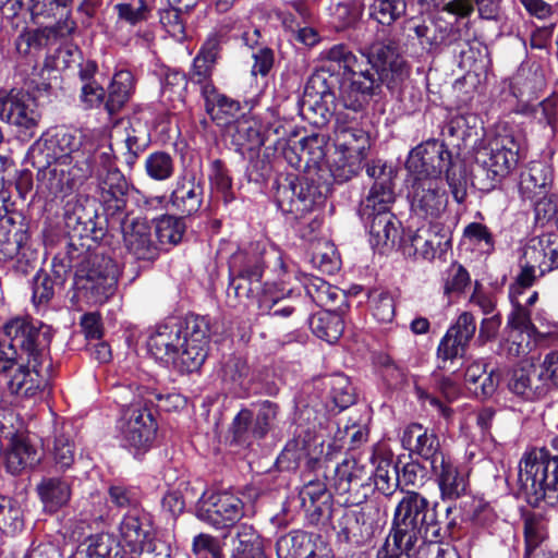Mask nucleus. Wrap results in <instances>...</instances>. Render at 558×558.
Segmentation results:
<instances>
[{
	"label": "nucleus",
	"instance_id": "obj_36",
	"mask_svg": "<svg viewBox=\"0 0 558 558\" xmlns=\"http://www.w3.org/2000/svg\"><path fill=\"white\" fill-rule=\"evenodd\" d=\"M368 221L369 242L373 247L384 251L392 247L398 236V221L390 211L374 213Z\"/></svg>",
	"mask_w": 558,
	"mask_h": 558
},
{
	"label": "nucleus",
	"instance_id": "obj_56",
	"mask_svg": "<svg viewBox=\"0 0 558 558\" xmlns=\"http://www.w3.org/2000/svg\"><path fill=\"white\" fill-rule=\"evenodd\" d=\"M330 397L333 403L341 410H344L355 402V392L350 379L337 374L330 377L329 383Z\"/></svg>",
	"mask_w": 558,
	"mask_h": 558
},
{
	"label": "nucleus",
	"instance_id": "obj_49",
	"mask_svg": "<svg viewBox=\"0 0 558 558\" xmlns=\"http://www.w3.org/2000/svg\"><path fill=\"white\" fill-rule=\"evenodd\" d=\"M525 554L524 558L545 556L548 538L544 525L535 518L524 520Z\"/></svg>",
	"mask_w": 558,
	"mask_h": 558
},
{
	"label": "nucleus",
	"instance_id": "obj_38",
	"mask_svg": "<svg viewBox=\"0 0 558 558\" xmlns=\"http://www.w3.org/2000/svg\"><path fill=\"white\" fill-rule=\"evenodd\" d=\"M551 170L542 161H532L520 175V191L527 198H534L546 194L551 183Z\"/></svg>",
	"mask_w": 558,
	"mask_h": 558
},
{
	"label": "nucleus",
	"instance_id": "obj_9",
	"mask_svg": "<svg viewBox=\"0 0 558 558\" xmlns=\"http://www.w3.org/2000/svg\"><path fill=\"white\" fill-rule=\"evenodd\" d=\"M117 282V265L104 255L89 256L75 275L77 290L92 304H102L112 296Z\"/></svg>",
	"mask_w": 558,
	"mask_h": 558
},
{
	"label": "nucleus",
	"instance_id": "obj_31",
	"mask_svg": "<svg viewBox=\"0 0 558 558\" xmlns=\"http://www.w3.org/2000/svg\"><path fill=\"white\" fill-rule=\"evenodd\" d=\"M432 472L436 477L442 500H457L465 495L468 478L449 457L441 458V461L432 468Z\"/></svg>",
	"mask_w": 558,
	"mask_h": 558
},
{
	"label": "nucleus",
	"instance_id": "obj_57",
	"mask_svg": "<svg viewBox=\"0 0 558 558\" xmlns=\"http://www.w3.org/2000/svg\"><path fill=\"white\" fill-rule=\"evenodd\" d=\"M145 170L149 178L156 181H165L172 177L174 162L169 154L156 151L146 158Z\"/></svg>",
	"mask_w": 558,
	"mask_h": 558
},
{
	"label": "nucleus",
	"instance_id": "obj_25",
	"mask_svg": "<svg viewBox=\"0 0 558 558\" xmlns=\"http://www.w3.org/2000/svg\"><path fill=\"white\" fill-rule=\"evenodd\" d=\"M221 35L210 34L202 45L195 56L191 70L189 71V81L198 85L201 94L206 86H215L211 80L213 71L220 52Z\"/></svg>",
	"mask_w": 558,
	"mask_h": 558
},
{
	"label": "nucleus",
	"instance_id": "obj_14",
	"mask_svg": "<svg viewBox=\"0 0 558 558\" xmlns=\"http://www.w3.org/2000/svg\"><path fill=\"white\" fill-rule=\"evenodd\" d=\"M0 120L26 137L36 134L41 113L36 99L22 90H0Z\"/></svg>",
	"mask_w": 558,
	"mask_h": 558
},
{
	"label": "nucleus",
	"instance_id": "obj_33",
	"mask_svg": "<svg viewBox=\"0 0 558 558\" xmlns=\"http://www.w3.org/2000/svg\"><path fill=\"white\" fill-rule=\"evenodd\" d=\"M37 493L45 510L56 512L70 501L72 481L69 477H44L37 485Z\"/></svg>",
	"mask_w": 558,
	"mask_h": 558
},
{
	"label": "nucleus",
	"instance_id": "obj_27",
	"mask_svg": "<svg viewBox=\"0 0 558 558\" xmlns=\"http://www.w3.org/2000/svg\"><path fill=\"white\" fill-rule=\"evenodd\" d=\"M204 185L194 173L185 172L177 181L171 194L172 207L182 215L197 213L203 204Z\"/></svg>",
	"mask_w": 558,
	"mask_h": 558
},
{
	"label": "nucleus",
	"instance_id": "obj_51",
	"mask_svg": "<svg viewBox=\"0 0 558 558\" xmlns=\"http://www.w3.org/2000/svg\"><path fill=\"white\" fill-rule=\"evenodd\" d=\"M535 333H526L521 330H510L508 337L500 342L498 354L508 359L526 355L531 351V338Z\"/></svg>",
	"mask_w": 558,
	"mask_h": 558
},
{
	"label": "nucleus",
	"instance_id": "obj_5",
	"mask_svg": "<svg viewBox=\"0 0 558 558\" xmlns=\"http://www.w3.org/2000/svg\"><path fill=\"white\" fill-rule=\"evenodd\" d=\"M519 484L531 505L545 501L558 504V456L545 449H534L520 461Z\"/></svg>",
	"mask_w": 558,
	"mask_h": 558
},
{
	"label": "nucleus",
	"instance_id": "obj_12",
	"mask_svg": "<svg viewBox=\"0 0 558 558\" xmlns=\"http://www.w3.org/2000/svg\"><path fill=\"white\" fill-rule=\"evenodd\" d=\"M475 159L487 178L498 182L517 167L520 159V143L511 133H498L477 150Z\"/></svg>",
	"mask_w": 558,
	"mask_h": 558
},
{
	"label": "nucleus",
	"instance_id": "obj_19",
	"mask_svg": "<svg viewBox=\"0 0 558 558\" xmlns=\"http://www.w3.org/2000/svg\"><path fill=\"white\" fill-rule=\"evenodd\" d=\"M476 331V322L472 313L462 312L441 338L437 356L441 361L439 368H447V363L462 357Z\"/></svg>",
	"mask_w": 558,
	"mask_h": 558
},
{
	"label": "nucleus",
	"instance_id": "obj_59",
	"mask_svg": "<svg viewBox=\"0 0 558 558\" xmlns=\"http://www.w3.org/2000/svg\"><path fill=\"white\" fill-rule=\"evenodd\" d=\"M125 137L123 146L125 151L123 153L125 163L132 167L141 153H143L148 144L147 134L144 131H137L133 126L125 128Z\"/></svg>",
	"mask_w": 558,
	"mask_h": 558
},
{
	"label": "nucleus",
	"instance_id": "obj_30",
	"mask_svg": "<svg viewBox=\"0 0 558 558\" xmlns=\"http://www.w3.org/2000/svg\"><path fill=\"white\" fill-rule=\"evenodd\" d=\"M75 437L76 432L71 423H62L54 427L49 453L58 471L65 472L72 468L76 456Z\"/></svg>",
	"mask_w": 558,
	"mask_h": 558
},
{
	"label": "nucleus",
	"instance_id": "obj_6",
	"mask_svg": "<svg viewBox=\"0 0 558 558\" xmlns=\"http://www.w3.org/2000/svg\"><path fill=\"white\" fill-rule=\"evenodd\" d=\"M97 180L98 193L109 223L128 215L126 197L129 183L116 165L110 144H100L94 151L93 173Z\"/></svg>",
	"mask_w": 558,
	"mask_h": 558
},
{
	"label": "nucleus",
	"instance_id": "obj_18",
	"mask_svg": "<svg viewBox=\"0 0 558 558\" xmlns=\"http://www.w3.org/2000/svg\"><path fill=\"white\" fill-rule=\"evenodd\" d=\"M156 432L157 424L148 409L133 404L124 411L121 433L130 448L146 451L155 439Z\"/></svg>",
	"mask_w": 558,
	"mask_h": 558
},
{
	"label": "nucleus",
	"instance_id": "obj_23",
	"mask_svg": "<svg viewBox=\"0 0 558 558\" xmlns=\"http://www.w3.org/2000/svg\"><path fill=\"white\" fill-rule=\"evenodd\" d=\"M447 203L440 179L413 180L412 207L416 213L436 218L445 211Z\"/></svg>",
	"mask_w": 558,
	"mask_h": 558
},
{
	"label": "nucleus",
	"instance_id": "obj_48",
	"mask_svg": "<svg viewBox=\"0 0 558 558\" xmlns=\"http://www.w3.org/2000/svg\"><path fill=\"white\" fill-rule=\"evenodd\" d=\"M313 332L320 339L332 343L337 341L344 328L341 316L335 312L326 311L313 316L310 320Z\"/></svg>",
	"mask_w": 558,
	"mask_h": 558
},
{
	"label": "nucleus",
	"instance_id": "obj_2",
	"mask_svg": "<svg viewBox=\"0 0 558 558\" xmlns=\"http://www.w3.org/2000/svg\"><path fill=\"white\" fill-rule=\"evenodd\" d=\"M436 506L430 508L427 498L417 492H405L395 509L391 532L377 558H410L420 536L424 539L441 536Z\"/></svg>",
	"mask_w": 558,
	"mask_h": 558
},
{
	"label": "nucleus",
	"instance_id": "obj_64",
	"mask_svg": "<svg viewBox=\"0 0 558 558\" xmlns=\"http://www.w3.org/2000/svg\"><path fill=\"white\" fill-rule=\"evenodd\" d=\"M363 8L364 4L361 0H351L338 3L333 12L335 19L339 22L338 26L345 28L355 24L362 15Z\"/></svg>",
	"mask_w": 558,
	"mask_h": 558
},
{
	"label": "nucleus",
	"instance_id": "obj_15",
	"mask_svg": "<svg viewBox=\"0 0 558 558\" xmlns=\"http://www.w3.org/2000/svg\"><path fill=\"white\" fill-rule=\"evenodd\" d=\"M366 173L374 183L362 202L360 214L362 218L369 219L374 213L390 211V206L395 202V171L381 160H375L367 165Z\"/></svg>",
	"mask_w": 558,
	"mask_h": 558
},
{
	"label": "nucleus",
	"instance_id": "obj_50",
	"mask_svg": "<svg viewBox=\"0 0 558 558\" xmlns=\"http://www.w3.org/2000/svg\"><path fill=\"white\" fill-rule=\"evenodd\" d=\"M304 287L306 294L320 307L333 305L340 294L337 288L318 277L307 278Z\"/></svg>",
	"mask_w": 558,
	"mask_h": 558
},
{
	"label": "nucleus",
	"instance_id": "obj_29",
	"mask_svg": "<svg viewBox=\"0 0 558 558\" xmlns=\"http://www.w3.org/2000/svg\"><path fill=\"white\" fill-rule=\"evenodd\" d=\"M4 333L10 338L9 345L20 347L29 357L41 359L43 353L38 349L40 326L27 317H15L3 326Z\"/></svg>",
	"mask_w": 558,
	"mask_h": 558
},
{
	"label": "nucleus",
	"instance_id": "obj_62",
	"mask_svg": "<svg viewBox=\"0 0 558 558\" xmlns=\"http://www.w3.org/2000/svg\"><path fill=\"white\" fill-rule=\"evenodd\" d=\"M223 380L230 383L234 389L242 388L250 374L246 361L240 356H231L223 365Z\"/></svg>",
	"mask_w": 558,
	"mask_h": 558
},
{
	"label": "nucleus",
	"instance_id": "obj_16",
	"mask_svg": "<svg viewBox=\"0 0 558 558\" xmlns=\"http://www.w3.org/2000/svg\"><path fill=\"white\" fill-rule=\"evenodd\" d=\"M116 223L120 226L125 250L135 259L153 262L159 256V247L153 241L151 229L146 219L128 214L118 217Z\"/></svg>",
	"mask_w": 558,
	"mask_h": 558
},
{
	"label": "nucleus",
	"instance_id": "obj_4",
	"mask_svg": "<svg viewBox=\"0 0 558 558\" xmlns=\"http://www.w3.org/2000/svg\"><path fill=\"white\" fill-rule=\"evenodd\" d=\"M405 167L413 180L440 179L442 172L451 189L453 198L462 203L466 196V172L463 163L447 146L437 140H429L413 148Z\"/></svg>",
	"mask_w": 558,
	"mask_h": 558
},
{
	"label": "nucleus",
	"instance_id": "obj_41",
	"mask_svg": "<svg viewBox=\"0 0 558 558\" xmlns=\"http://www.w3.org/2000/svg\"><path fill=\"white\" fill-rule=\"evenodd\" d=\"M373 464L374 484L378 492L385 496H391L400 484V473L398 466L390 457L374 456Z\"/></svg>",
	"mask_w": 558,
	"mask_h": 558
},
{
	"label": "nucleus",
	"instance_id": "obj_3",
	"mask_svg": "<svg viewBox=\"0 0 558 558\" xmlns=\"http://www.w3.org/2000/svg\"><path fill=\"white\" fill-rule=\"evenodd\" d=\"M320 59L342 70L339 101L343 108L354 112L363 111L371 99L379 94L375 74L364 68V59L354 54L345 44H336L320 52Z\"/></svg>",
	"mask_w": 558,
	"mask_h": 558
},
{
	"label": "nucleus",
	"instance_id": "obj_21",
	"mask_svg": "<svg viewBox=\"0 0 558 558\" xmlns=\"http://www.w3.org/2000/svg\"><path fill=\"white\" fill-rule=\"evenodd\" d=\"M242 515V500L230 493L211 495L197 510V517L216 529L232 526Z\"/></svg>",
	"mask_w": 558,
	"mask_h": 558
},
{
	"label": "nucleus",
	"instance_id": "obj_63",
	"mask_svg": "<svg viewBox=\"0 0 558 558\" xmlns=\"http://www.w3.org/2000/svg\"><path fill=\"white\" fill-rule=\"evenodd\" d=\"M59 287L52 277L44 271H37L33 279V302L35 305L47 304L54 295V289Z\"/></svg>",
	"mask_w": 558,
	"mask_h": 558
},
{
	"label": "nucleus",
	"instance_id": "obj_55",
	"mask_svg": "<svg viewBox=\"0 0 558 558\" xmlns=\"http://www.w3.org/2000/svg\"><path fill=\"white\" fill-rule=\"evenodd\" d=\"M372 15L381 25H391L407 10L405 0H374Z\"/></svg>",
	"mask_w": 558,
	"mask_h": 558
},
{
	"label": "nucleus",
	"instance_id": "obj_40",
	"mask_svg": "<svg viewBox=\"0 0 558 558\" xmlns=\"http://www.w3.org/2000/svg\"><path fill=\"white\" fill-rule=\"evenodd\" d=\"M541 253L535 244L527 246L524 251L520 263L521 270L517 276L515 286L513 287L515 293H521L520 289L530 288L537 278L544 276L549 270L548 267H544Z\"/></svg>",
	"mask_w": 558,
	"mask_h": 558
},
{
	"label": "nucleus",
	"instance_id": "obj_58",
	"mask_svg": "<svg viewBox=\"0 0 558 558\" xmlns=\"http://www.w3.org/2000/svg\"><path fill=\"white\" fill-rule=\"evenodd\" d=\"M17 368L9 381V389L12 393L21 397H33L36 395L35 386H27V379L34 376L33 357L27 356V365L17 362Z\"/></svg>",
	"mask_w": 558,
	"mask_h": 558
},
{
	"label": "nucleus",
	"instance_id": "obj_52",
	"mask_svg": "<svg viewBox=\"0 0 558 558\" xmlns=\"http://www.w3.org/2000/svg\"><path fill=\"white\" fill-rule=\"evenodd\" d=\"M184 231L185 225L181 218L165 215L156 220V235L160 244H178Z\"/></svg>",
	"mask_w": 558,
	"mask_h": 558
},
{
	"label": "nucleus",
	"instance_id": "obj_10",
	"mask_svg": "<svg viewBox=\"0 0 558 558\" xmlns=\"http://www.w3.org/2000/svg\"><path fill=\"white\" fill-rule=\"evenodd\" d=\"M326 191L314 180L289 174L278 182L275 198L282 213L298 219L323 204Z\"/></svg>",
	"mask_w": 558,
	"mask_h": 558
},
{
	"label": "nucleus",
	"instance_id": "obj_35",
	"mask_svg": "<svg viewBox=\"0 0 558 558\" xmlns=\"http://www.w3.org/2000/svg\"><path fill=\"white\" fill-rule=\"evenodd\" d=\"M201 95L205 101L206 112L218 124L229 123L241 110L238 100L220 93L216 86H206Z\"/></svg>",
	"mask_w": 558,
	"mask_h": 558
},
{
	"label": "nucleus",
	"instance_id": "obj_53",
	"mask_svg": "<svg viewBox=\"0 0 558 558\" xmlns=\"http://www.w3.org/2000/svg\"><path fill=\"white\" fill-rule=\"evenodd\" d=\"M368 305L375 319L390 323L395 317V302L389 292L373 289L368 292Z\"/></svg>",
	"mask_w": 558,
	"mask_h": 558
},
{
	"label": "nucleus",
	"instance_id": "obj_7",
	"mask_svg": "<svg viewBox=\"0 0 558 558\" xmlns=\"http://www.w3.org/2000/svg\"><path fill=\"white\" fill-rule=\"evenodd\" d=\"M333 142L338 158L331 172L337 181L345 182L361 170L365 151L369 147V138L355 122L336 112Z\"/></svg>",
	"mask_w": 558,
	"mask_h": 558
},
{
	"label": "nucleus",
	"instance_id": "obj_26",
	"mask_svg": "<svg viewBox=\"0 0 558 558\" xmlns=\"http://www.w3.org/2000/svg\"><path fill=\"white\" fill-rule=\"evenodd\" d=\"M338 527L340 542L361 546L374 532L371 511L368 508L347 509L338 521Z\"/></svg>",
	"mask_w": 558,
	"mask_h": 558
},
{
	"label": "nucleus",
	"instance_id": "obj_11",
	"mask_svg": "<svg viewBox=\"0 0 558 558\" xmlns=\"http://www.w3.org/2000/svg\"><path fill=\"white\" fill-rule=\"evenodd\" d=\"M364 68L371 65L377 73L375 80L392 92H400L410 76V66L398 53L393 43L376 41L361 49Z\"/></svg>",
	"mask_w": 558,
	"mask_h": 558
},
{
	"label": "nucleus",
	"instance_id": "obj_24",
	"mask_svg": "<svg viewBox=\"0 0 558 558\" xmlns=\"http://www.w3.org/2000/svg\"><path fill=\"white\" fill-rule=\"evenodd\" d=\"M402 446L411 454H416L430 462V468L436 465L441 458L447 456L441 451L437 435L424 428L421 424L409 425L401 438Z\"/></svg>",
	"mask_w": 558,
	"mask_h": 558
},
{
	"label": "nucleus",
	"instance_id": "obj_39",
	"mask_svg": "<svg viewBox=\"0 0 558 558\" xmlns=\"http://www.w3.org/2000/svg\"><path fill=\"white\" fill-rule=\"evenodd\" d=\"M134 86V76L129 70H120L114 73L109 86L108 99L105 102V108L110 116L119 112L129 101Z\"/></svg>",
	"mask_w": 558,
	"mask_h": 558
},
{
	"label": "nucleus",
	"instance_id": "obj_34",
	"mask_svg": "<svg viewBox=\"0 0 558 558\" xmlns=\"http://www.w3.org/2000/svg\"><path fill=\"white\" fill-rule=\"evenodd\" d=\"M542 380L538 368L533 364H526L512 371L508 387L510 391L525 400H535L545 395Z\"/></svg>",
	"mask_w": 558,
	"mask_h": 558
},
{
	"label": "nucleus",
	"instance_id": "obj_43",
	"mask_svg": "<svg viewBox=\"0 0 558 558\" xmlns=\"http://www.w3.org/2000/svg\"><path fill=\"white\" fill-rule=\"evenodd\" d=\"M367 473L355 461L344 460L335 470V489L344 495L357 490L364 485Z\"/></svg>",
	"mask_w": 558,
	"mask_h": 558
},
{
	"label": "nucleus",
	"instance_id": "obj_1",
	"mask_svg": "<svg viewBox=\"0 0 558 558\" xmlns=\"http://www.w3.org/2000/svg\"><path fill=\"white\" fill-rule=\"evenodd\" d=\"M208 344V322L205 317L187 315L158 326L149 337L148 350L156 360L191 373L205 362Z\"/></svg>",
	"mask_w": 558,
	"mask_h": 558
},
{
	"label": "nucleus",
	"instance_id": "obj_22",
	"mask_svg": "<svg viewBox=\"0 0 558 558\" xmlns=\"http://www.w3.org/2000/svg\"><path fill=\"white\" fill-rule=\"evenodd\" d=\"M277 558H326L328 548L320 535L295 532L276 543Z\"/></svg>",
	"mask_w": 558,
	"mask_h": 558
},
{
	"label": "nucleus",
	"instance_id": "obj_32",
	"mask_svg": "<svg viewBox=\"0 0 558 558\" xmlns=\"http://www.w3.org/2000/svg\"><path fill=\"white\" fill-rule=\"evenodd\" d=\"M150 530V518L143 510L133 508L120 523V534L131 553L136 554L148 537Z\"/></svg>",
	"mask_w": 558,
	"mask_h": 558
},
{
	"label": "nucleus",
	"instance_id": "obj_42",
	"mask_svg": "<svg viewBox=\"0 0 558 558\" xmlns=\"http://www.w3.org/2000/svg\"><path fill=\"white\" fill-rule=\"evenodd\" d=\"M264 553V541L248 525H241L236 536L232 538L233 558H260Z\"/></svg>",
	"mask_w": 558,
	"mask_h": 558
},
{
	"label": "nucleus",
	"instance_id": "obj_46",
	"mask_svg": "<svg viewBox=\"0 0 558 558\" xmlns=\"http://www.w3.org/2000/svg\"><path fill=\"white\" fill-rule=\"evenodd\" d=\"M25 231L17 228L11 220L5 218L0 220V260L14 258L26 242Z\"/></svg>",
	"mask_w": 558,
	"mask_h": 558
},
{
	"label": "nucleus",
	"instance_id": "obj_44",
	"mask_svg": "<svg viewBox=\"0 0 558 558\" xmlns=\"http://www.w3.org/2000/svg\"><path fill=\"white\" fill-rule=\"evenodd\" d=\"M121 548L109 534H97L82 542L76 554L85 558H118Z\"/></svg>",
	"mask_w": 558,
	"mask_h": 558
},
{
	"label": "nucleus",
	"instance_id": "obj_20",
	"mask_svg": "<svg viewBox=\"0 0 558 558\" xmlns=\"http://www.w3.org/2000/svg\"><path fill=\"white\" fill-rule=\"evenodd\" d=\"M451 244V233L439 223L418 228L404 240V251L415 258L433 260Z\"/></svg>",
	"mask_w": 558,
	"mask_h": 558
},
{
	"label": "nucleus",
	"instance_id": "obj_47",
	"mask_svg": "<svg viewBox=\"0 0 558 558\" xmlns=\"http://www.w3.org/2000/svg\"><path fill=\"white\" fill-rule=\"evenodd\" d=\"M5 459L7 468L12 474H17L27 466H34L39 461L36 449L24 438L12 440Z\"/></svg>",
	"mask_w": 558,
	"mask_h": 558
},
{
	"label": "nucleus",
	"instance_id": "obj_17",
	"mask_svg": "<svg viewBox=\"0 0 558 558\" xmlns=\"http://www.w3.org/2000/svg\"><path fill=\"white\" fill-rule=\"evenodd\" d=\"M37 170L48 181L51 193L65 194L92 175L93 165L92 162H74V160L65 158H53L49 166Z\"/></svg>",
	"mask_w": 558,
	"mask_h": 558
},
{
	"label": "nucleus",
	"instance_id": "obj_54",
	"mask_svg": "<svg viewBox=\"0 0 558 558\" xmlns=\"http://www.w3.org/2000/svg\"><path fill=\"white\" fill-rule=\"evenodd\" d=\"M24 520L21 508L11 499L0 497V530L5 534H15L23 530Z\"/></svg>",
	"mask_w": 558,
	"mask_h": 558
},
{
	"label": "nucleus",
	"instance_id": "obj_28",
	"mask_svg": "<svg viewBox=\"0 0 558 558\" xmlns=\"http://www.w3.org/2000/svg\"><path fill=\"white\" fill-rule=\"evenodd\" d=\"M264 252L260 243H251L247 248L238 251L229 262L231 272L259 288L265 266Z\"/></svg>",
	"mask_w": 558,
	"mask_h": 558
},
{
	"label": "nucleus",
	"instance_id": "obj_8",
	"mask_svg": "<svg viewBox=\"0 0 558 558\" xmlns=\"http://www.w3.org/2000/svg\"><path fill=\"white\" fill-rule=\"evenodd\" d=\"M100 145L92 141L83 142L77 132L61 129L50 138L36 142L31 150L29 157L36 169L49 166L53 158H65L74 162H94V151Z\"/></svg>",
	"mask_w": 558,
	"mask_h": 558
},
{
	"label": "nucleus",
	"instance_id": "obj_37",
	"mask_svg": "<svg viewBox=\"0 0 558 558\" xmlns=\"http://www.w3.org/2000/svg\"><path fill=\"white\" fill-rule=\"evenodd\" d=\"M96 210L75 202L68 204L64 221L68 230L78 238H97Z\"/></svg>",
	"mask_w": 558,
	"mask_h": 558
},
{
	"label": "nucleus",
	"instance_id": "obj_45",
	"mask_svg": "<svg viewBox=\"0 0 558 558\" xmlns=\"http://www.w3.org/2000/svg\"><path fill=\"white\" fill-rule=\"evenodd\" d=\"M546 86L545 74L538 64L521 66L515 73L512 87L519 96L534 97Z\"/></svg>",
	"mask_w": 558,
	"mask_h": 558
},
{
	"label": "nucleus",
	"instance_id": "obj_60",
	"mask_svg": "<svg viewBox=\"0 0 558 558\" xmlns=\"http://www.w3.org/2000/svg\"><path fill=\"white\" fill-rule=\"evenodd\" d=\"M312 262L324 272H331L338 267V259L332 244L327 240L312 243Z\"/></svg>",
	"mask_w": 558,
	"mask_h": 558
},
{
	"label": "nucleus",
	"instance_id": "obj_61",
	"mask_svg": "<svg viewBox=\"0 0 558 558\" xmlns=\"http://www.w3.org/2000/svg\"><path fill=\"white\" fill-rule=\"evenodd\" d=\"M113 10L118 15V21L125 22L130 25H136L147 20L149 13V8L145 0L118 3L113 7Z\"/></svg>",
	"mask_w": 558,
	"mask_h": 558
},
{
	"label": "nucleus",
	"instance_id": "obj_13",
	"mask_svg": "<svg viewBox=\"0 0 558 558\" xmlns=\"http://www.w3.org/2000/svg\"><path fill=\"white\" fill-rule=\"evenodd\" d=\"M336 81L332 74L320 69L310 76L305 85L301 110L307 117L312 113L313 123L317 125L327 123L336 114Z\"/></svg>",
	"mask_w": 558,
	"mask_h": 558
}]
</instances>
